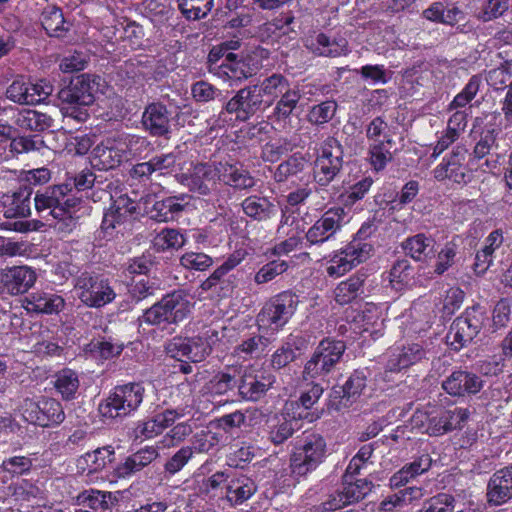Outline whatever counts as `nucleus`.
<instances>
[{
  "label": "nucleus",
  "instance_id": "2eb2a0df",
  "mask_svg": "<svg viewBox=\"0 0 512 512\" xmlns=\"http://www.w3.org/2000/svg\"><path fill=\"white\" fill-rule=\"evenodd\" d=\"M124 161L128 160L119 133L104 138L92 150L91 164L99 170L115 169Z\"/></svg>",
  "mask_w": 512,
  "mask_h": 512
},
{
  "label": "nucleus",
  "instance_id": "412c9836",
  "mask_svg": "<svg viewBox=\"0 0 512 512\" xmlns=\"http://www.w3.org/2000/svg\"><path fill=\"white\" fill-rule=\"evenodd\" d=\"M484 381L477 374L467 370H455L442 382V389L454 397H465L479 393Z\"/></svg>",
  "mask_w": 512,
  "mask_h": 512
},
{
  "label": "nucleus",
  "instance_id": "ea45409f",
  "mask_svg": "<svg viewBox=\"0 0 512 512\" xmlns=\"http://www.w3.org/2000/svg\"><path fill=\"white\" fill-rule=\"evenodd\" d=\"M367 275L364 272H357L350 276L346 281H342L335 288V300L340 305H345L364 293V283Z\"/></svg>",
  "mask_w": 512,
  "mask_h": 512
},
{
  "label": "nucleus",
  "instance_id": "6e6d98bb",
  "mask_svg": "<svg viewBox=\"0 0 512 512\" xmlns=\"http://www.w3.org/2000/svg\"><path fill=\"white\" fill-rule=\"evenodd\" d=\"M510 7V0H486L476 17L482 22H489L501 17Z\"/></svg>",
  "mask_w": 512,
  "mask_h": 512
},
{
  "label": "nucleus",
  "instance_id": "774afa93",
  "mask_svg": "<svg viewBox=\"0 0 512 512\" xmlns=\"http://www.w3.org/2000/svg\"><path fill=\"white\" fill-rule=\"evenodd\" d=\"M481 80L474 75L470 78L464 89L458 93L450 104V109L465 107L478 93Z\"/></svg>",
  "mask_w": 512,
  "mask_h": 512
},
{
  "label": "nucleus",
  "instance_id": "13d9d810",
  "mask_svg": "<svg viewBox=\"0 0 512 512\" xmlns=\"http://www.w3.org/2000/svg\"><path fill=\"white\" fill-rule=\"evenodd\" d=\"M268 345V339L261 335H254L242 344L237 345L234 352L238 356L246 357H259Z\"/></svg>",
  "mask_w": 512,
  "mask_h": 512
},
{
  "label": "nucleus",
  "instance_id": "4be33fe9",
  "mask_svg": "<svg viewBox=\"0 0 512 512\" xmlns=\"http://www.w3.org/2000/svg\"><path fill=\"white\" fill-rule=\"evenodd\" d=\"M468 150L464 146L453 148L451 155L434 170V177L437 180L450 179L455 183H466L469 178V170L465 164Z\"/></svg>",
  "mask_w": 512,
  "mask_h": 512
},
{
  "label": "nucleus",
  "instance_id": "473e14b6",
  "mask_svg": "<svg viewBox=\"0 0 512 512\" xmlns=\"http://www.w3.org/2000/svg\"><path fill=\"white\" fill-rule=\"evenodd\" d=\"M32 193V187L20 185L12 194L3 195L4 216L6 218L28 217L31 214Z\"/></svg>",
  "mask_w": 512,
  "mask_h": 512
},
{
  "label": "nucleus",
  "instance_id": "3c124183",
  "mask_svg": "<svg viewBox=\"0 0 512 512\" xmlns=\"http://www.w3.org/2000/svg\"><path fill=\"white\" fill-rule=\"evenodd\" d=\"M17 479V481H12L7 487L9 494L15 500L30 501L41 494V490L36 483L25 478Z\"/></svg>",
  "mask_w": 512,
  "mask_h": 512
},
{
  "label": "nucleus",
  "instance_id": "5fc2aeb1",
  "mask_svg": "<svg viewBox=\"0 0 512 512\" xmlns=\"http://www.w3.org/2000/svg\"><path fill=\"white\" fill-rule=\"evenodd\" d=\"M374 487L372 481L367 479H357L354 482H348L343 487V492L345 494V499L349 501V504H354L364 499L366 495H368Z\"/></svg>",
  "mask_w": 512,
  "mask_h": 512
},
{
  "label": "nucleus",
  "instance_id": "f704fd0d",
  "mask_svg": "<svg viewBox=\"0 0 512 512\" xmlns=\"http://www.w3.org/2000/svg\"><path fill=\"white\" fill-rule=\"evenodd\" d=\"M286 297V292L280 293L264 305L257 316L260 326L271 327L274 325V329H278L285 325L286 319L283 316L286 313Z\"/></svg>",
  "mask_w": 512,
  "mask_h": 512
},
{
  "label": "nucleus",
  "instance_id": "f8f14e48",
  "mask_svg": "<svg viewBox=\"0 0 512 512\" xmlns=\"http://www.w3.org/2000/svg\"><path fill=\"white\" fill-rule=\"evenodd\" d=\"M23 416L29 423L40 427L59 425L65 419L61 403L48 397H42L38 401H26Z\"/></svg>",
  "mask_w": 512,
  "mask_h": 512
},
{
  "label": "nucleus",
  "instance_id": "0e129e2a",
  "mask_svg": "<svg viewBox=\"0 0 512 512\" xmlns=\"http://www.w3.org/2000/svg\"><path fill=\"white\" fill-rule=\"evenodd\" d=\"M193 448L191 446H183L171 457H169L164 464V472L169 476L178 473L192 458Z\"/></svg>",
  "mask_w": 512,
  "mask_h": 512
},
{
  "label": "nucleus",
  "instance_id": "bb28decb",
  "mask_svg": "<svg viewBox=\"0 0 512 512\" xmlns=\"http://www.w3.org/2000/svg\"><path fill=\"white\" fill-rule=\"evenodd\" d=\"M64 306L65 301L62 296L44 291L32 292L23 301L26 311L35 314H58Z\"/></svg>",
  "mask_w": 512,
  "mask_h": 512
},
{
  "label": "nucleus",
  "instance_id": "09e8293b",
  "mask_svg": "<svg viewBox=\"0 0 512 512\" xmlns=\"http://www.w3.org/2000/svg\"><path fill=\"white\" fill-rule=\"evenodd\" d=\"M10 151L16 154H27L31 152H40L47 145L40 134H30L16 136L9 145Z\"/></svg>",
  "mask_w": 512,
  "mask_h": 512
},
{
  "label": "nucleus",
  "instance_id": "a211bd4d",
  "mask_svg": "<svg viewBox=\"0 0 512 512\" xmlns=\"http://www.w3.org/2000/svg\"><path fill=\"white\" fill-rule=\"evenodd\" d=\"M167 354L175 359L186 358L192 363H199L210 355L211 349L205 338L174 337L166 346Z\"/></svg>",
  "mask_w": 512,
  "mask_h": 512
},
{
  "label": "nucleus",
  "instance_id": "393cba45",
  "mask_svg": "<svg viewBox=\"0 0 512 512\" xmlns=\"http://www.w3.org/2000/svg\"><path fill=\"white\" fill-rule=\"evenodd\" d=\"M512 498V464L497 470L487 485V499L495 506L506 503Z\"/></svg>",
  "mask_w": 512,
  "mask_h": 512
},
{
  "label": "nucleus",
  "instance_id": "69168bd1",
  "mask_svg": "<svg viewBox=\"0 0 512 512\" xmlns=\"http://www.w3.org/2000/svg\"><path fill=\"white\" fill-rule=\"evenodd\" d=\"M337 109L335 101H324L319 105L313 106L307 115L309 122L313 124H323L333 118Z\"/></svg>",
  "mask_w": 512,
  "mask_h": 512
},
{
  "label": "nucleus",
  "instance_id": "2f4dec72",
  "mask_svg": "<svg viewBox=\"0 0 512 512\" xmlns=\"http://www.w3.org/2000/svg\"><path fill=\"white\" fill-rule=\"evenodd\" d=\"M14 124L22 130L40 134L53 131L54 119L47 113L25 108L18 110L14 117Z\"/></svg>",
  "mask_w": 512,
  "mask_h": 512
},
{
  "label": "nucleus",
  "instance_id": "f3484780",
  "mask_svg": "<svg viewBox=\"0 0 512 512\" xmlns=\"http://www.w3.org/2000/svg\"><path fill=\"white\" fill-rule=\"evenodd\" d=\"M37 274L28 266H12L0 270V293L22 295L35 284Z\"/></svg>",
  "mask_w": 512,
  "mask_h": 512
},
{
  "label": "nucleus",
  "instance_id": "338daca9",
  "mask_svg": "<svg viewBox=\"0 0 512 512\" xmlns=\"http://www.w3.org/2000/svg\"><path fill=\"white\" fill-rule=\"evenodd\" d=\"M78 504L89 507L94 511L106 512L107 502L105 494L99 490H85L77 496Z\"/></svg>",
  "mask_w": 512,
  "mask_h": 512
},
{
  "label": "nucleus",
  "instance_id": "c756f323",
  "mask_svg": "<svg viewBox=\"0 0 512 512\" xmlns=\"http://www.w3.org/2000/svg\"><path fill=\"white\" fill-rule=\"evenodd\" d=\"M159 456L158 450L153 446H146L128 456L124 462L118 464L114 473L118 478H129L143 470Z\"/></svg>",
  "mask_w": 512,
  "mask_h": 512
},
{
  "label": "nucleus",
  "instance_id": "58836bf2",
  "mask_svg": "<svg viewBox=\"0 0 512 512\" xmlns=\"http://www.w3.org/2000/svg\"><path fill=\"white\" fill-rule=\"evenodd\" d=\"M426 355L425 350L419 344L404 346L402 349L393 353L387 364L386 370L390 372H399L411 365L421 361Z\"/></svg>",
  "mask_w": 512,
  "mask_h": 512
},
{
  "label": "nucleus",
  "instance_id": "7c9ffc66",
  "mask_svg": "<svg viewBox=\"0 0 512 512\" xmlns=\"http://www.w3.org/2000/svg\"><path fill=\"white\" fill-rule=\"evenodd\" d=\"M435 244L436 240L432 236L418 233L406 238L401 246L406 255L415 261L428 262L435 258Z\"/></svg>",
  "mask_w": 512,
  "mask_h": 512
},
{
  "label": "nucleus",
  "instance_id": "c9c22d12",
  "mask_svg": "<svg viewBox=\"0 0 512 512\" xmlns=\"http://www.w3.org/2000/svg\"><path fill=\"white\" fill-rule=\"evenodd\" d=\"M40 21L43 29L50 37H65L72 26L64 18L62 9L55 5H48L43 9Z\"/></svg>",
  "mask_w": 512,
  "mask_h": 512
},
{
  "label": "nucleus",
  "instance_id": "e2e57ef3",
  "mask_svg": "<svg viewBox=\"0 0 512 512\" xmlns=\"http://www.w3.org/2000/svg\"><path fill=\"white\" fill-rule=\"evenodd\" d=\"M132 215L123 210H119L113 205L104 212L103 220L101 223V230L105 236H112L113 231L118 225L124 224Z\"/></svg>",
  "mask_w": 512,
  "mask_h": 512
},
{
  "label": "nucleus",
  "instance_id": "a19ab883",
  "mask_svg": "<svg viewBox=\"0 0 512 512\" xmlns=\"http://www.w3.org/2000/svg\"><path fill=\"white\" fill-rule=\"evenodd\" d=\"M263 379L264 377L260 379L252 373H244L238 385L241 397L250 401H258L263 397L271 385L270 382L265 383Z\"/></svg>",
  "mask_w": 512,
  "mask_h": 512
},
{
  "label": "nucleus",
  "instance_id": "bf43d9fd",
  "mask_svg": "<svg viewBox=\"0 0 512 512\" xmlns=\"http://www.w3.org/2000/svg\"><path fill=\"white\" fill-rule=\"evenodd\" d=\"M29 82L22 77L16 78L7 88L6 97L19 105H33L34 98L29 95Z\"/></svg>",
  "mask_w": 512,
  "mask_h": 512
},
{
  "label": "nucleus",
  "instance_id": "39448f33",
  "mask_svg": "<svg viewBox=\"0 0 512 512\" xmlns=\"http://www.w3.org/2000/svg\"><path fill=\"white\" fill-rule=\"evenodd\" d=\"M488 320L485 307L474 304L451 324L447 341L455 351H459L473 341Z\"/></svg>",
  "mask_w": 512,
  "mask_h": 512
},
{
  "label": "nucleus",
  "instance_id": "a18cd8bd",
  "mask_svg": "<svg viewBox=\"0 0 512 512\" xmlns=\"http://www.w3.org/2000/svg\"><path fill=\"white\" fill-rule=\"evenodd\" d=\"M245 214L255 219H265L274 213L276 206L265 197L250 196L242 203Z\"/></svg>",
  "mask_w": 512,
  "mask_h": 512
},
{
  "label": "nucleus",
  "instance_id": "6e6552de",
  "mask_svg": "<svg viewBox=\"0 0 512 512\" xmlns=\"http://www.w3.org/2000/svg\"><path fill=\"white\" fill-rule=\"evenodd\" d=\"M325 441L318 435H308L301 443L295 445L290 456V470L292 474L306 475L317 467L325 453Z\"/></svg>",
  "mask_w": 512,
  "mask_h": 512
},
{
  "label": "nucleus",
  "instance_id": "cd10ccee",
  "mask_svg": "<svg viewBox=\"0 0 512 512\" xmlns=\"http://www.w3.org/2000/svg\"><path fill=\"white\" fill-rule=\"evenodd\" d=\"M181 416L183 414L177 410L166 409L145 421L138 422L134 430L135 435L136 437H144L146 439L153 438L161 434L166 428L172 426Z\"/></svg>",
  "mask_w": 512,
  "mask_h": 512
},
{
  "label": "nucleus",
  "instance_id": "9d476101",
  "mask_svg": "<svg viewBox=\"0 0 512 512\" xmlns=\"http://www.w3.org/2000/svg\"><path fill=\"white\" fill-rule=\"evenodd\" d=\"M102 81V78L96 74L77 75L67 86L58 91V99L62 104L92 105L95 102V94L100 91Z\"/></svg>",
  "mask_w": 512,
  "mask_h": 512
},
{
  "label": "nucleus",
  "instance_id": "9b49d317",
  "mask_svg": "<svg viewBox=\"0 0 512 512\" xmlns=\"http://www.w3.org/2000/svg\"><path fill=\"white\" fill-rule=\"evenodd\" d=\"M179 112L173 111L161 101L148 103L141 116L142 128L152 137L170 139L172 125Z\"/></svg>",
  "mask_w": 512,
  "mask_h": 512
},
{
  "label": "nucleus",
  "instance_id": "6ab92c4d",
  "mask_svg": "<svg viewBox=\"0 0 512 512\" xmlns=\"http://www.w3.org/2000/svg\"><path fill=\"white\" fill-rule=\"evenodd\" d=\"M176 179L191 192L206 196L218 180L217 164L197 163L188 173L177 174Z\"/></svg>",
  "mask_w": 512,
  "mask_h": 512
},
{
  "label": "nucleus",
  "instance_id": "e433bc0d",
  "mask_svg": "<svg viewBox=\"0 0 512 512\" xmlns=\"http://www.w3.org/2000/svg\"><path fill=\"white\" fill-rule=\"evenodd\" d=\"M288 253V240H284L272 249L271 254L277 256L278 259L270 260L264 265L255 275V282L263 284L271 281L277 275L284 273L288 269V264L285 260H281L280 256Z\"/></svg>",
  "mask_w": 512,
  "mask_h": 512
},
{
  "label": "nucleus",
  "instance_id": "680f3d73",
  "mask_svg": "<svg viewBox=\"0 0 512 512\" xmlns=\"http://www.w3.org/2000/svg\"><path fill=\"white\" fill-rule=\"evenodd\" d=\"M466 14L457 6L445 7L443 12L441 23L449 26H456V31L459 33H469L473 27L469 22H464Z\"/></svg>",
  "mask_w": 512,
  "mask_h": 512
},
{
  "label": "nucleus",
  "instance_id": "de8ad7c7",
  "mask_svg": "<svg viewBox=\"0 0 512 512\" xmlns=\"http://www.w3.org/2000/svg\"><path fill=\"white\" fill-rule=\"evenodd\" d=\"M178 8L188 20L205 18L214 6V0H177Z\"/></svg>",
  "mask_w": 512,
  "mask_h": 512
},
{
  "label": "nucleus",
  "instance_id": "052dcab7",
  "mask_svg": "<svg viewBox=\"0 0 512 512\" xmlns=\"http://www.w3.org/2000/svg\"><path fill=\"white\" fill-rule=\"evenodd\" d=\"M455 498L448 493H439L423 502L418 512H453Z\"/></svg>",
  "mask_w": 512,
  "mask_h": 512
},
{
  "label": "nucleus",
  "instance_id": "37998d69",
  "mask_svg": "<svg viewBox=\"0 0 512 512\" xmlns=\"http://www.w3.org/2000/svg\"><path fill=\"white\" fill-rule=\"evenodd\" d=\"M241 369L228 367L226 371L218 372L209 382V390L215 395H224L239 385L237 377Z\"/></svg>",
  "mask_w": 512,
  "mask_h": 512
},
{
  "label": "nucleus",
  "instance_id": "ddd939ff",
  "mask_svg": "<svg viewBox=\"0 0 512 512\" xmlns=\"http://www.w3.org/2000/svg\"><path fill=\"white\" fill-rule=\"evenodd\" d=\"M342 149L335 138H328L321 147L314 166V177L322 186L328 185L342 168Z\"/></svg>",
  "mask_w": 512,
  "mask_h": 512
},
{
  "label": "nucleus",
  "instance_id": "aec40b11",
  "mask_svg": "<svg viewBox=\"0 0 512 512\" xmlns=\"http://www.w3.org/2000/svg\"><path fill=\"white\" fill-rule=\"evenodd\" d=\"M262 95L269 94L277 96L282 94L281 99L274 108V112L269 119L272 124L279 128H285L288 119V81L282 74H273L263 81Z\"/></svg>",
  "mask_w": 512,
  "mask_h": 512
},
{
  "label": "nucleus",
  "instance_id": "f03ea898",
  "mask_svg": "<svg viewBox=\"0 0 512 512\" xmlns=\"http://www.w3.org/2000/svg\"><path fill=\"white\" fill-rule=\"evenodd\" d=\"M145 389L141 383L131 382L117 385L98 407L100 415L107 420L124 419L141 405Z\"/></svg>",
  "mask_w": 512,
  "mask_h": 512
},
{
  "label": "nucleus",
  "instance_id": "864d4df0",
  "mask_svg": "<svg viewBox=\"0 0 512 512\" xmlns=\"http://www.w3.org/2000/svg\"><path fill=\"white\" fill-rule=\"evenodd\" d=\"M65 182L70 183L69 187L72 188V192H86L103 183L98 180L94 172L88 168L83 169L73 176H67Z\"/></svg>",
  "mask_w": 512,
  "mask_h": 512
},
{
  "label": "nucleus",
  "instance_id": "b1692460",
  "mask_svg": "<svg viewBox=\"0 0 512 512\" xmlns=\"http://www.w3.org/2000/svg\"><path fill=\"white\" fill-rule=\"evenodd\" d=\"M297 150L290 155V175H296L302 173L300 181L303 182V186L297 188L295 191H290V205L297 204L303 201L309 194L310 189L307 185L311 179V173L309 171L311 155L308 151Z\"/></svg>",
  "mask_w": 512,
  "mask_h": 512
},
{
  "label": "nucleus",
  "instance_id": "c85d7f7f",
  "mask_svg": "<svg viewBox=\"0 0 512 512\" xmlns=\"http://www.w3.org/2000/svg\"><path fill=\"white\" fill-rule=\"evenodd\" d=\"M218 180L236 190H247L255 185V179L242 165L218 162Z\"/></svg>",
  "mask_w": 512,
  "mask_h": 512
},
{
  "label": "nucleus",
  "instance_id": "f257e3e1",
  "mask_svg": "<svg viewBox=\"0 0 512 512\" xmlns=\"http://www.w3.org/2000/svg\"><path fill=\"white\" fill-rule=\"evenodd\" d=\"M191 311V303L188 294L181 289L166 294L162 299L146 309L140 322L151 326H163L178 324L187 318Z\"/></svg>",
  "mask_w": 512,
  "mask_h": 512
},
{
  "label": "nucleus",
  "instance_id": "7ed1b4c3",
  "mask_svg": "<svg viewBox=\"0 0 512 512\" xmlns=\"http://www.w3.org/2000/svg\"><path fill=\"white\" fill-rule=\"evenodd\" d=\"M69 182L53 185L38 190L34 197L36 211L40 217L49 220L50 216H63V213H75L82 203L77 197Z\"/></svg>",
  "mask_w": 512,
  "mask_h": 512
},
{
  "label": "nucleus",
  "instance_id": "a878e982",
  "mask_svg": "<svg viewBox=\"0 0 512 512\" xmlns=\"http://www.w3.org/2000/svg\"><path fill=\"white\" fill-rule=\"evenodd\" d=\"M190 201L191 196L187 194L166 197L153 204L150 217L157 222L173 221L190 207Z\"/></svg>",
  "mask_w": 512,
  "mask_h": 512
},
{
  "label": "nucleus",
  "instance_id": "4d7b16f0",
  "mask_svg": "<svg viewBox=\"0 0 512 512\" xmlns=\"http://www.w3.org/2000/svg\"><path fill=\"white\" fill-rule=\"evenodd\" d=\"M318 47L317 50L321 55L327 57H338L347 52V41L344 38L339 40H331L324 33H320L316 38Z\"/></svg>",
  "mask_w": 512,
  "mask_h": 512
},
{
  "label": "nucleus",
  "instance_id": "603ef678",
  "mask_svg": "<svg viewBox=\"0 0 512 512\" xmlns=\"http://www.w3.org/2000/svg\"><path fill=\"white\" fill-rule=\"evenodd\" d=\"M184 243V235L179 230L173 228L163 229L153 240V246L157 251L179 249Z\"/></svg>",
  "mask_w": 512,
  "mask_h": 512
},
{
  "label": "nucleus",
  "instance_id": "423d86ee",
  "mask_svg": "<svg viewBox=\"0 0 512 512\" xmlns=\"http://www.w3.org/2000/svg\"><path fill=\"white\" fill-rule=\"evenodd\" d=\"M75 288L79 290V299L92 308L104 307L116 297L109 280L96 273H81L76 278Z\"/></svg>",
  "mask_w": 512,
  "mask_h": 512
},
{
  "label": "nucleus",
  "instance_id": "49530a36",
  "mask_svg": "<svg viewBox=\"0 0 512 512\" xmlns=\"http://www.w3.org/2000/svg\"><path fill=\"white\" fill-rule=\"evenodd\" d=\"M54 386L64 400L74 399L79 388L77 373L71 369L59 371L56 375Z\"/></svg>",
  "mask_w": 512,
  "mask_h": 512
},
{
  "label": "nucleus",
  "instance_id": "1a4fd4ad",
  "mask_svg": "<svg viewBox=\"0 0 512 512\" xmlns=\"http://www.w3.org/2000/svg\"><path fill=\"white\" fill-rule=\"evenodd\" d=\"M263 52V49H255L241 57L235 53H228L217 66L218 75L232 81H242L256 75L263 66Z\"/></svg>",
  "mask_w": 512,
  "mask_h": 512
},
{
  "label": "nucleus",
  "instance_id": "5701e85b",
  "mask_svg": "<svg viewBox=\"0 0 512 512\" xmlns=\"http://www.w3.org/2000/svg\"><path fill=\"white\" fill-rule=\"evenodd\" d=\"M367 384L366 370H355L342 387L334 388L331 406L339 411L349 407L362 394Z\"/></svg>",
  "mask_w": 512,
  "mask_h": 512
},
{
  "label": "nucleus",
  "instance_id": "72a5a7b5",
  "mask_svg": "<svg viewBox=\"0 0 512 512\" xmlns=\"http://www.w3.org/2000/svg\"><path fill=\"white\" fill-rule=\"evenodd\" d=\"M115 459V450L111 445L99 447L87 452L77 460L78 472H87V475L102 471Z\"/></svg>",
  "mask_w": 512,
  "mask_h": 512
},
{
  "label": "nucleus",
  "instance_id": "20e7f679",
  "mask_svg": "<svg viewBox=\"0 0 512 512\" xmlns=\"http://www.w3.org/2000/svg\"><path fill=\"white\" fill-rule=\"evenodd\" d=\"M263 95L260 86L251 85L238 90L232 97L223 100L218 119L222 122H246L262 107Z\"/></svg>",
  "mask_w": 512,
  "mask_h": 512
},
{
  "label": "nucleus",
  "instance_id": "dca6fc26",
  "mask_svg": "<svg viewBox=\"0 0 512 512\" xmlns=\"http://www.w3.org/2000/svg\"><path fill=\"white\" fill-rule=\"evenodd\" d=\"M372 250V245L354 239L340 254L335 255L327 267L331 277H339L350 271L355 265L365 261Z\"/></svg>",
  "mask_w": 512,
  "mask_h": 512
},
{
  "label": "nucleus",
  "instance_id": "0eeeda50",
  "mask_svg": "<svg viewBox=\"0 0 512 512\" xmlns=\"http://www.w3.org/2000/svg\"><path fill=\"white\" fill-rule=\"evenodd\" d=\"M345 350L346 345L343 341L331 339L322 340L312 358L304 367L302 372L303 380L307 381L316 376L329 373L339 362Z\"/></svg>",
  "mask_w": 512,
  "mask_h": 512
},
{
  "label": "nucleus",
  "instance_id": "79ce46f5",
  "mask_svg": "<svg viewBox=\"0 0 512 512\" xmlns=\"http://www.w3.org/2000/svg\"><path fill=\"white\" fill-rule=\"evenodd\" d=\"M414 275V268L411 266L410 261L405 258L398 259L391 267L389 281L395 290L400 291L413 285Z\"/></svg>",
  "mask_w": 512,
  "mask_h": 512
},
{
  "label": "nucleus",
  "instance_id": "c03bdc74",
  "mask_svg": "<svg viewBox=\"0 0 512 512\" xmlns=\"http://www.w3.org/2000/svg\"><path fill=\"white\" fill-rule=\"evenodd\" d=\"M119 134L128 161L132 158H141L152 149V144L146 137L128 133Z\"/></svg>",
  "mask_w": 512,
  "mask_h": 512
},
{
  "label": "nucleus",
  "instance_id": "8fccbe9b",
  "mask_svg": "<svg viewBox=\"0 0 512 512\" xmlns=\"http://www.w3.org/2000/svg\"><path fill=\"white\" fill-rule=\"evenodd\" d=\"M33 468V460L27 456L5 458L0 465V472L8 473L13 478L28 475Z\"/></svg>",
  "mask_w": 512,
  "mask_h": 512
},
{
  "label": "nucleus",
  "instance_id": "4468645a",
  "mask_svg": "<svg viewBox=\"0 0 512 512\" xmlns=\"http://www.w3.org/2000/svg\"><path fill=\"white\" fill-rule=\"evenodd\" d=\"M344 216L345 212L341 207L329 209L310 227L302 238L290 237V250L303 239L311 244L323 243L329 240L341 228Z\"/></svg>",
  "mask_w": 512,
  "mask_h": 512
},
{
  "label": "nucleus",
  "instance_id": "4c0bfd02",
  "mask_svg": "<svg viewBox=\"0 0 512 512\" xmlns=\"http://www.w3.org/2000/svg\"><path fill=\"white\" fill-rule=\"evenodd\" d=\"M256 491L255 482L245 475H240L228 481L225 497L232 506H237L247 501Z\"/></svg>",
  "mask_w": 512,
  "mask_h": 512
}]
</instances>
